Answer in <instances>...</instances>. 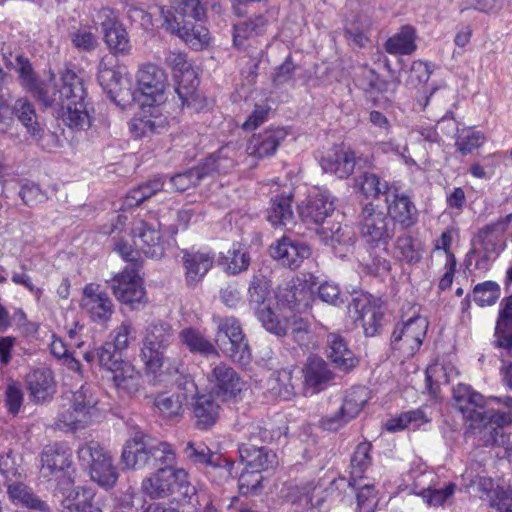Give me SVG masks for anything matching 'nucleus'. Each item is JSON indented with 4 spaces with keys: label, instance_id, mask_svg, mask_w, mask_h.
Returning <instances> with one entry per match:
<instances>
[{
    "label": "nucleus",
    "instance_id": "nucleus-1",
    "mask_svg": "<svg viewBox=\"0 0 512 512\" xmlns=\"http://www.w3.org/2000/svg\"><path fill=\"white\" fill-rule=\"evenodd\" d=\"M20 86L30 93L44 108L61 112L63 121L72 129L87 130L91 127V112L84 79L71 69L61 73V85L43 81L34 70L30 60L22 54L15 58L14 66Z\"/></svg>",
    "mask_w": 512,
    "mask_h": 512
},
{
    "label": "nucleus",
    "instance_id": "nucleus-2",
    "mask_svg": "<svg viewBox=\"0 0 512 512\" xmlns=\"http://www.w3.org/2000/svg\"><path fill=\"white\" fill-rule=\"evenodd\" d=\"M455 407L474 428H484L490 435L486 439L492 445L505 446L512 443L510 439L512 428V397H493L492 400L502 402L508 411H495L485 409V399L482 394L476 392L471 386L458 384L453 389Z\"/></svg>",
    "mask_w": 512,
    "mask_h": 512
},
{
    "label": "nucleus",
    "instance_id": "nucleus-3",
    "mask_svg": "<svg viewBox=\"0 0 512 512\" xmlns=\"http://www.w3.org/2000/svg\"><path fill=\"white\" fill-rule=\"evenodd\" d=\"M136 83L137 90L133 93V99L141 102L142 112L133 118L130 134L138 138L159 133L165 128V118L158 115V109L153 106L163 99L167 75L155 64H143L136 73Z\"/></svg>",
    "mask_w": 512,
    "mask_h": 512
},
{
    "label": "nucleus",
    "instance_id": "nucleus-4",
    "mask_svg": "<svg viewBox=\"0 0 512 512\" xmlns=\"http://www.w3.org/2000/svg\"><path fill=\"white\" fill-rule=\"evenodd\" d=\"M141 489L151 499L165 498L174 493L188 499L190 503L194 496L197 502L200 498H205L206 504L203 512H216L204 493L200 495L196 493V489L189 482L188 473L184 469L159 468L155 473L143 479Z\"/></svg>",
    "mask_w": 512,
    "mask_h": 512
},
{
    "label": "nucleus",
    "instance_id": "nucleus-5",
    "mask_svg": "<svg viewBox=\"0 0 512 512\" xmlns=\"http://www.w3.org/2000/svg\"><path fill=\"white\" fill-rule=\"evenodd\" d=\"M269 285L262 274L253 275L248 288V305L253 310L262 326L270 333L284 336L287 333V323L275 314L271 307Z\"/></svg>",
    "mask_w": 512,
    "mask_h": 512
},
{
    "label": "nucleus",
    "instance_id": "nucleus-6",
    "mask_svg": "<svg viewBox=\"0 0 512 512\" xmlns=\"http://www.w3.org/2000/svg\"><path fill=\"white\" fill-rule=\"evenodd\" d=\"M217 325L215 341L222 352L233 362L247 365L251 360V350L239 320L233 316L213 317Z\"/></svg>",
    "mask_w": 512,
    "mask_h": 512
},
{
    "label": "nucleus",
    "instance_id": "nucleus-7",
    "mask_svg": "<svg viewBox=\"0 0 512 512\" xmlns=\"http://www.w3.org/2000/svg\"><path fill=\"white\" fill-rule=\"evenodd\" d=\"M101 366L112 374L114 385L118 389L126 390L128 387V326L123 323L117 332L114 341L106 343L97 351Z\"/></svg>",
    "mask_w": 512,
    "mask_h": 512
},
{
    "label": "nucleus",
    "instance_id": "nucleus-8",
    "mask_svg": "<svg viewBox=\"0 0 512 512\" xmlns=\"http://www.w3.org/2000/svg\"><path fill=\"white\" fill-rule=\"evenodd\" d=\"M130 238V268L140 266L139 253L148 258L160 259L164 255V247L156 222L134 218L131 223Z\"/></svg>",
    "mask_w": 512,
    "mask_h": 512
},
{
    "label": "nucleus",
    "instance_id": "nucleus-9",
    "mask_svg": "<svg viewBox=\"0 0 512 512\" xmlns=\"http://www.w3.org/2000/svg\"><path fill=\"white\" fill-rule=\"evenodd\" d=\"M359 230L366 243L373 247L383 246L387 252V245L395 234V223L383 208L369 203L359 216Z\"/></svg>",
    "mask_w": 512,
    "mask_h": 512
},
{
    "label": "nucleus",
    "instance_id": "nucleus-10",
    "mask_svg": "<svg viewBox=\"0 0 512 512\" xmlns=\"http://www.w3.org/2000/svg\"><path fill=\"white\" fill-rule=\"evenodd\" d=\"M82 465L89 467L91 479L99 486L110 489L118 479V472L111 457L97 443L87 444L78 450Z\"/></svg>",
    "mask_w": 512,
    "mask_h": 512
},
{
    "label": "nucleus",
    "instance_id": "nucleus-11",
    "mask_svg": "<svg viewBox=\"0 0 512 512\" xmlns=\"http://www.w3.org/2000/svg\"><path fill=\"white\" fill-rule=\"evenodd\" d=\"M349 313L354 323L363 328L365 336L373 337L381 332L384 308L371 295L361 294L354 297L349 304Z\"/></svg>",
    "mask_w": 512,
    "mask_h": 512
},
{
    "label": "nucleus",
    "instance_id": "nucleus-12",
    "mask_svg": "<svg viewBox=\"0 0 512 512\" xmlns=\"http://www.w3.org/2000/svg\"><path fill=\"white\" fill-rule=\"evenodd\" d=\"M71 464V453L61 443L47 445L41 452V475L49 481H56L58 485L73 483L69 472Z\"/></svg>",
    "mask_w": 512,
    "mask_h": 512
},
{
    "label": "nucleus",
    "instance_id": "nucleus-13",
    "mask_svg": "<svg viewBox=\"0 0 512 512\" xmlns=\"http://www.w3.org/2000/svg\"><path fill=\"white\" fill-rule=\"evenodd\" d=\"M428 322L422 316H414L401 325H397L391 336V345L406 357L413 356L419 350L426 336Z\"/></svg>",
    "mask_w": 512,
    "mask_h": 512
},
{
    "label": "nucleus",
    "instance_id": "nucleus-14",
    "mask_svg": "<svg viewBox=\"0 0 512 512\" xmlns=\"http://www.w3.org/2000/svg\"><path fill=\"white\" fill-rule=\"evenodd\" d=\"M170 338L171 327L168 324L159 322L148 327L141 358L149 371L156 372L161 368L163 364L161 350L168 345Z\"/></svg>",
    "mask_w": 512,
    "mask_h": 512
},
{
    "label": "nucleus",
    "instance_id": "nucleus-15",
    "mask_svg": "<svg viewBox=\"0 0 512 512\" xmlns=\"http://www.w3.org/2000/svg\"><path fill=\"white\" fill-rule=\"evenodd\" d=\"M212 390L224 399L235 397L244 387V382L237 372L226 363L215 365L208 374Z\"/></svg>",
    "mask_w": 512,
    "mask_h": 512
},
{
    "label": "nucleus",
    "instance_id": "nucleus-16",
    "mask_svg": "<svg viewBox=\"0 0 512 512\" xmlns=\"http://www.w3.org/2000/svg\"><path fill=\"white\" fill-rule=\"evenodd\" d=\"M173 57V63L182 71V75L177 81V86L175 88V92L181 100L182 105L193 107L195 109L201 108L203 106L202 98L197 91L199 81L194 75V72L186 67L187 62L185 60V55L178 54L173 55Z\"/></svg>",
    "mask_w": 512,
    "mask_h": 512
},
{
    "label": "nucleus",
    "instance_id": "nucleus-17",
    "mask_svg": "<svg viewBox=\"0 0 512 512\" xmlns=\"http://www.w3.org/2000/svg\"><path fill=\"white\" fill-rule=\"evenodd\" d=\"M387 211H385L393 222L398 223L401 228L407 229L415 225L418 221V211L405 193H400L398 187H394L393 192L387 194L385 199Z\"/></svg>",
    "mask_w": 512,
    "mask_h": 512
},
{
    "label": "nucleus",
    "instance_id": "nucleus-18",
    "mask_svg": "<svg viewBox=\"0 0 512 512\" xmlns=\"http://www.w3.org/2000/svg\"><path fill=\"white\" fill-rule=\"evenodd\" d=\"M511 217L512 215H509L503 220L487 224L481 228L473 241L474 247L470 254L481 256L485 260L497 254L499 238L506 231Z\"/></svg>",
    "mask_w": 512,
    "mask_h": 512
},
{
    "label": "nucleus",
    "instance_id": "nucleus-19",
    "mask_svg": "<svg viewBox=\"0 0 512 512\" xmlns=\"http://www.w3.org/2000/svg\"><path fill=\"white\" fill-rule=\"evenodd\" d=\"M185 457L194 464H201L219 469L222 477H231L234 462L213 453L204 443L188 442L183 449Z\"/></svg>",
    "mask_w": 512,
    "mask_h": 512
},
{
    "label": "nucleus",
    "instance_id": "nucleus-20",
    "mask_svg": "<svg viewBox=\"0 0 512 512\" xmlns=\"http://www.w3.org/2000/svg\"><path fill=\"white\" fill-rule=\"evenodd\" d=\"M80 306L94 322L108 320L113 307L108 295L100 291V286L95 283H89L84 287Z\"/></svg>",
    "mask_w": 512,
    "mask_h": 512
},
{
    "label": "nucleus",
    "instance_id": "nucleus-21",
    "mask_svg": "<svg viewBox=\"0 0 512 512\" xmlns=\"http://www.w3.org/2000/svg\"><path fill=\"white\" fill-rule=\"evenodd\" d=\"M270 253L283 266L295 269L310 256L311 250L306 243L284 236L271 246Z\"/></svg>",
    "mask_w": 512,
    "mask_h": 512
},
{
    "label": "nucleus",
    "instance_id": "nucleus-22",
    "mask_svg": "<svg viewBox=\"0 0 512 512\" xmlns=\"http://www.w3.org/2000/svg\"><path fill=\"white\" fill-rule=\"evenodd\" d=\"M213 263L214 254L184 250L182 264L186 285L188 287H195L212 268Z\"/></svg>",
    "mask_w": 512,
    "mask_h": 512
},
{
    "label": "nucleus",
    "instance_id": "nucleus-23",
    "mask_svg": "<svg viewBox=\"0 0 512 512\" xmlns=\"http://www.w3.org/2000/svg\"><path fill=\"white\" fill-rule=\"evenodd\" d=\"M287 134V131L282 127L269 128L254 134L248 142L247 153L257 158L272 156L287 137Z\"/></svg>",
    "mask_w": 512,
    "mask_h": 512
},
{
    "label": "nucleus",
    "instance_id": "nucleus-24",
    "mask_svg": "<svg viewBox=\"0 0 512 512\" xmlns=\"http://www.w3.org/2000/svg\"><path fill=\"white\" fill-rule=\"evenodd\" d=\"M154 468L151 456V438L137 426H130V469L145 470Z\"/></svg>",
    "mask_w": 512,
    "mask_h": 512
},
{
    "label": "nucleus",
    "instance_id": "nucleus-25",
    "mask_svg": "<svg viewBox=\"0 0 512 512\" xmlns=\"http://www.w3.org/2000/svg\"><path fill=\"white\" fill-rule=\"evenodd\" d=\"M334 211V201L330 193H317L310 196L307 203L300 208V217L307 225H321Z\"/></svg>",
    "mask_w": 512,
    "mask_h": 512
},
{
    "label": "nucleus",
    "instance_id": "nucleus-26",
    "mask_svg": "<svg viewBox=\"0 0 512 512\" xmlns=\"http://www.w3.org/2000/svg\"><path fill=\"white\" fill-rule=\"evenodd\" d=\"M238 452L241 462L245 463L250 469L262 472L278 466L276 453L266 446L259 447L255 444H240Z\"/></svg>",
    "mask_w": 512,
    "mask_h": 512
},
{
    "label": "nucleus",
    "instance_id": "nucleus-27",
    "mask_svg": "<svg viewBox=\"0 0 512 512\" xmlns=\"http://www.w3.org/2000/svg\"><path fill=\"white\" fill-rule=\"evenodd\" d=\"M202 21H181L173 22L166 29L176 34L189 47L198 51L205 48L210 41L209 30L201 23Z\"/></svg>",
    "mask_w": 512,
    "mask_h": 512
},
{
    "label": "nucleus",
    "instance_id": "nucleus-28",
    "mask_svg": "<svg viewBox=\"0 0 512 512\" xmlns=\"http://www.w3.org/2000/svg\"><path fill=\"white\" fill-rule=\"evenodd\" d=\"M171 9L160 8L166 27L171 26L174 21H202L206 16V10L200 0H172Z\"/></svg>",
    "mask_w": 512,
    "mask_h": 512
},
{
    "label": "nucleus",
    "instance_id": "nucleus-29",
    "mask_svg": "<svg viewBox=\"0 0 512 512\" xmlns=\"http://www.w3.org/2000/svg\"><path fill=\"white\" fill-rule=\"evenodd\" d=\"M356 157L350 148H337L321 159L323 171L335 174L340 179L348 178L355 169Z\"/></svg>",
    "mask_w": 512,
    "mask_h": 512
},
{
    "label": "nucleus",
    "instance_id": "nucleus-30",
    "mask_svg": "<svg viewBox=\"0 0 512 512\" xmlns=\"http://www.w3.org/2000/svg\"><path fill=\"white\" fill-rule=\"evenodd\" d=\"M30 396L37 402H44L55 392L53 373L46 367L31 370L26 376Z\"/></svg>",
    "mask_w": 512,
    "mask_h": 512
},
{
    "label": "nucleus",
    "instance_id": "nucleus-31",
    "mask_svg": "<svg viewBox=\"0 0 512 512\" xmlns=\"http://www.w3.org/2000/svg\"><path fill=\"white\" fill-rule=\"evenodd\" d=\"M220 405L211 395H199L192 402L195 426L199 430H208L216 424L220 416Z\"/></svg>",
    "mask_w": 512,
    "mask_h": 512
},
{
    "label": "nucleus",
    "instance_id": "nucleus-32",
    "mask_svg": "<svg viewBox=\"0 0 512 512\" xmlns=\"http://www.w3.org/2000/svg\"><path fill=\"white\" fill-rule=\"evenodd\" d=\"M304 379L307 388L317 393L330 385L334 379V373L322 358L312 357L304 368Z\"/></svg>",
    "mask_w": 512,
    "mask_h": 512
},
{
    "label": "nucleus",
    "instance_id": "nucleus-33",
    "mask_svg": "<svg viewBox=\"0 0 512 512\" xmlns=\"http://www.w3.org/2000/svg\"><path fill=\"white\" fill-rule=\"evenodd\" d=\"M13 113L26 128L30 138L40 143L45 135V129L37 121L34 104L28 98L21 97L15 101Z\"/></svg>",
    "mask_w": 512,
    "mask_h": 512
},
{
    "label": "nucleus",
    "instance_id": "nucleus-34",
    "mask_svg": "<svg viewBox=\"0 0 512 512\" xmlns=\"http://www.w3.org/2000/svg\"><path fill=\"white\" fill-rule=\"evenodd\" d=\"M321 493V487L313 483L296 487L290 494L292 512H319L323 501Z\"/></svg>",
    "mask_w": 512,
    "mask_h": 512
},
{
    "label": "nucleus",
    "instance_id": "nucleus-35",
    "mask_svg": "<svg viewBox=\"0 0 512 512\" xmlns=\"http://www.w3.org/2000/svg\"><path fill=\"white\" fill-rule=\"evenodd\" d=\"M446 124L448 127H451L452 130L457 131L455 145L462 155L472 153L484 143V135L480 131H473L471 129H463L459 131L452 113H450V115L446 114L440 121H438V127L441 130L444 129Z\"/></svg>",
    "mask_w": 512,
    "mask_h": 512
},
{
    "label": "nucleus",
    "instance_id": "nucleus-36",
    "mask_svg": "<svg viewBox=\"0 0 512 512\" xmlns=\"http://www.w3.org/2000/svg\"><path fill=\"white\" fill-rule=\"evenodd\" d=\"M10 501L15 505H21L40 512H49V505L34 494L31 488L23 482L13 480L5 482Z\"/></svg>",
    "mask_w": 512,
    "mask_h": 512
},
{
    "label": "nucleus",
    "instance_id": "nucleus-37",
    "mask_svg": "<svg viewBox=\"0 0 512 512\" xmlns=\"http://www.w3.org/2000/svg\"><path fill=\"white\" fill-rule=\"evenodd\" d=\"M327 357L335 365V368L343 372L351 370L357 362L344 338L334 333L327 336Z\"/></svg>",
    "mask_w": 512,
    "mask_h": 512
},
{
    "label": "nucleus",
    "instance_id": "nucleus-38",
    "mask_svg": "<svg viewBox=\"0 0 512 512\" xmlns=\"http://www.w3.org/2000/svg\"><path fill=\"white\" fill-rule=\"evenodd\" d=\"M496 345L512 357V295L500 304L499 317L495 327Z\"/></svg>",
    "mask_w": 512,
    "mask_h": 512
},
{
    "label": "nucleus",
    "instance_id": "nucleus-39",
    "mask_svg": "<svg viewBox=\"0 0 512 512\" xmlns=\"http://www.w3.org/2000/svg\"><path fill=\"white\" fill-rule=\"evenodd\" d=\"M94 496L90 488L75 487L62 500V512H102L94 506Z\"/></svg>",
    "mask_w": 512,
    "mask_h": 512
},
{
    "label": "nucleus",
    "instance_id": "nucleus-40",
    "mask_svg": "<svg viewBox=\"0 0 512 512\" xmlns=\"http://www.w3.org/2000/svg\"><path fill=\"white\" fill-rule=\"evenodd\" d=\"M179 339L190 352L204 357L218 356V351L210 340L198 329L187 327L180 331Z\"/></svg>",
    "mask_w": 512,
    "mask_h": 512
},
{
    "label": "nucleus",
    "instance_id": "nucleus-41",
    "mask_svg": "<svg viewBox=\"0 0 512 512\" xmlns=\"http://www.w3.org/2000/svg\"><path fill=\"white\" fill-rule=\"evenodd\" d=\"M415 40V29L410 25H405L396 34L388 38L384 47L389 54L410 55L417 48Z\"/></svg>",
    "mask_w": 512,
    "mask_h": 512
},
{
    "label": "nucleus",
    "instance_id": "nucleus-42",
    "mask_svg": "<svg viewBox=\"0 0 512 512\" xmlns=\"http://www.w3.org/2000/svg\"><path fill=\"white\" fill-rule=\"evenodd\" d=\"M267 389L273 397L291 399L295 395L292 370L281 369L271 373L267 380Z\"/></svg>",
    "mask_w": 512,
    "mask_h": 512
},
{
    "label": "nucleus",
    "instance_id": "nucleus-43",
    "mask_svg": "<svg viewBox=\"0 0 512 512\" xmlns=\"http://www.w3.org/2000/svg\"><path fill=\"white\" fill-rule=\"evenodd\" d=\"M184 394L163 392L156 396L154 404L161 415L170 420H180L184 413Z\"/></svg>",
    "mask_w": 512,
    "mask_h": 512
},
{
    "label": "nucleus",
    "instance_id": "nucleus-44",
    "mask_svg": "<svg viewBox=\"0 0 512 512\" xmlns=\"http://www.w3.org/2000/svg\"><path fill=\"white\" fill-rule=\"evenodd\" d=\"M359 190L366 198H378L380 195L387 197L393 192L394 184H389L374 173L365 172L356 179Z\"/></svg>",
    "mask_w": 512,
    "mask_h": 512
},
{
    "label": "nucleus",
    "instance_id": "nucleus-45",
    "mask_svg": "<svg viewBox=\"0 0 512 512\" xmlns=\"http://www.w3.org/2000/svg\"><path fill=\"white\" fill-rule=\"evenodd\" d=\"M267 220L273 226H287L293 223V211L289 196H276L271 200Z\"/></svg>",
    "mask_w": 512,
    "mask_h": 512
},
{
    "label": "nucleus",
    "instance_id": "nucleus-46",
    "mask_svg": "<svg viewBox=\"0 0 512 512\" xmlns=\"http://www.w3.org/2000/svg\"><path fill=\"white\" fill-rule=\"evenodd\" d=\"M372 446L368 442H362L357 445L351 457V476L349 484L352 486L357 485V480L362 479L363 473L371 465L372 458L370 456Z\"/></svg>",
    "mask_w": 512,
    "mask_h": 512
},
{
    "label": "nucleus",
    "instance_id": "nucleus-47",
    "mask_svg": "<svg viewBox=\"0 0 512 512\" xmlns=\"http://www.w3.org/2000/svg\"><path fill=\"white\" fill-rule=\"evenodd\" d=\"M370 399V392L364 386L350 388L344 397L341 409L351 420L355 418Z\"/></svg>",
    "mask_w": 512,
    "mask_h": 512
},
{
    "label": "nucleus",
    "instance_id": "nucleus-48",
    "mask_svg": "<svg viewBox=\"0 0 512 512\" xmlns=\"http://www.w3.org/2000/svg\"><path fill=\"white\" fill-rule=\"evenodd\" d=\"M266 23L267 21L262 15H257L254 18L234 24V44L240 47L245 39L261 34L266 27Z\"/></svg>",
    "mask_w": 512,
    "mask_h": 512
},
{
    "label": "nucleus",
    "instance_id": "nucleus-49",
    "mask_svg": "<svg viewBox=\"0 0 512 512\" xmlns=\"http://www.w3.org/2000/svg\"><path fill=\"white\" fill-rule=\"evenodd\" d=\"M399 258L407 263H417L422 258L421 242L409 234L399 236L395 242Z\"/></svg>",
    "mask_w": 512,
    "mask_h": 512
},
{
    "label": "nucleus",
    "instance_id": "nucleus-50",
    "mask_svg": "<svg viewBox=\"0 0 512 512\" xmlns=\"http://www.w3.org/2000/svg\"><path fill=\"white\" fill-rule=\"evenodd\" d=\"M233 160L227 157H222L220 154H212L205 159V161L193 169L201 175V181L209 176L215 174H227L233 168Z\"/></svg>",
    "mask_w": 512,
    "mask_h": 512
},
{
    "label": "nucleus",
    "instance_id": "nucleus-51",
    "mask_svg": "<svg viewBox=\"0 0 512 512\" xmlns=\"http://www.w3.org/2000/svg\"><path fill=\"white\" fill-rule=\"evenodd\" d=\"M104 28V39L109 48L115 54L125 55L128 51V37L126 29L119 23H112L111 26L107 27L103 24Z\"/></svg>",
    "mask_w": 512,
    "mask_h": 512
},
{
    "label": "nucleus",
    "instance_id": "nucleus-52",
    "mask_svg": "<svg viewBox=\"0 0 512 512\" xmlns=\"http://www.w3.org/2000/svg\"><path fill=\"white\" fill-rule=\"evenodd\" d=\"M90 420V416H87L71 404L69 408L59 413L56 424L60 429L70 431L84 428Z\"/></svg>",
    "mask_w": 512,
    "mask_h": 512
},
{
    "label": "nucleus",
    "instance_id": "nucleus-53",
    "mask_svg": "<svg viewBox=\"0 0 512 512\" xmlns=\"http://www.w3.org/2000/svg\"><path fill=\"white\" fill-rule=\"evenodd\" d=\"M319 233L322 241L333 249H336L337 245L350 244L353 238L350 228L340 223L333 224L330 229L322 228Z\"/></svg>",
    "mask_w": 512,
    "mask_h": 512
},
{
    "label": "nucleus",
    "instance_id": "nucleus-54",
    "mask_svg": "<svg viewBox=\"0 0 512 512\" xmlns=\"http://www.w3.org/2000/svg\"><path fill=\"white\" fill-rule=\"evenodd\" d=\"M428 420L424 412L420 409L402 413L399 417L390 419L387 424V430L396 432L404 428L412 427L413 429L419 427Z\"/></svg>",
    "mask_w": 512,
    "mask_h": 512
},
{
    "label": "nucleus",
    "instance_id": "nucleus-55",
    "mask_svg": "<svg viewBox=\"0 0 512 512\" xmlns=\"http://www.w3.org/2000/svg\"><path fill=\"white\" fill-rule=\"evenodd\" d=\"M147 301L143 277L138 268H130V310L141 308Z\"/></svg>",
    "mask_w": 512,
    "mask_h": 512
},
{
    "label": "nucleus",
    "instance_id": "nucleus-56",
    "mask_svg": "<svg viewBox=\"0 0 512 512\" xmlns=\"http://www.w3.org/2000/svg\"><path fill=\"white\" fill-rule=\"evenodd\" d=\"M500 296V287L496 282L485 281L473 289V300L479 306L493 305Z\"/></svg>",
    "mask_w": 512,
    "mask_h": 512
},
{
    "label": "nucleus",
    "instance_id": "nucleus-57",
    "mask_svg": "<svg viewBox=\"0 0 512 512\" xmlns=\"http://www.w3.org/2000/svg\"><path fill=\"white\" fill-rule=\"evenodd\" d=\"M97 402L98 400L91 387L87 385H82L76 392H74L71 400V404H73L76 409H79L90 417L95 410Z\"/></svg>",
    "mask_w": 512,
    "mask_h": 512
},
{
    "label": "nucleus",
    "instance_id": "nucleus-58",
    "mask_svg": "<svg viewBox=\"0 0 512 512\" xmlns=\"http://www.w3.org/2000/svg\"><path fill=\"white\" fill-rule=\"evenodd\" d=\"M263 476L261 472L245 467L238 479L239 491L242 495L255 494L261 490Z\"/></svg>",
    "mask_w": 512,
    "mask_h": 512
},
{
    "label": "nucleus",
    "instance_id": "nucleus-59",
    "mask_svg": "<svg viewBox=\"0 0 512 512\" xmlns=\"http://www.w3.org/2000/svg\"><path fill=\"white\" fill-rule=\"evenodd\" d=\"M18 195L22 202L28 207L44 203L48 199L46 191L42 190L37 183L31 181H26L21 184Z\"/></svg>",
    "mask_w": 512,
    "mask_h": 512
},
{
    "label": "nucleus",
    "instance_id": "nucleus-60",
    "mask_svg": "<svg viewBox=\"0 0 512 512\" xmlns=\"http://www.w3.org/2000/svg\"><path fill=\"white\" fill-rule=\"evenodd\" d=\"M226 258L228 260L227 270L233 275L245 271L250 265L249 254L241 246L238 248L234 246L228 251Z\"/></svg>",
    "mask_w": 512,
    "mask_h": 512
},
{
    "label": "nucleus",
    "instance_id": "nucleus-61",
    "mask_svg": "<svg viewBox=\"0 0 512 512\" xmlns=\"http://www.w3.org/2000/svg\"><path fill=\"white\" fill-rule=\"evenodd\" d=\"M97 79L103 89L107 91L110 99L118 104L114 93L120 85L121 76L111 68L100 67Z\"/></svg>",
    "mask_w": 512,
    "mask_h": 512
},
{
    "label": "nucleus",
    "instance_id": "nucleus-62",
    "mask_svg": "<svg viewBox=\"0 0 512 512\" xmlns=\"http://www.w3.org/2000/svg\"><path fill=\"white\" fill-rule=\"evenodd\" d=\"M151 456L154 458V467L157 463L169 467L170 469H176V454L171 446L167 443L154 444L151 440Z\"/></svg>",
    "mask_w": 512,
    "mask_h": 512
},
{
    "label": "nucleus",
    "instance_id": "nucleus-63",
    "mask_svg": "<svg viewBox=\"0 0 512 512\" xmlns=\"http://www.w3.org/2000/svg\"><path fill=\"white\" fill-rule=\"evenodd\" d=\"M106 283L118 300L128 304V266H125L121 272L116 273L111 279L106 280Z\"/></svg>",
    "mask_w": 512,
    "mask_h": 512
},
{
    "label": "nucleus",
    "instance_id": "nucleus-64",
    "mask_svg": "<svg viewBox=\"0 0 512 512\" xmlns=\"http://www.w3.org/2000/svg\"><path fill=\"white\" fill-rule=\"evenodd\" d=\"M20 459L12 450L0 456V473L5 477V482H11L14 477L21 475L18 462Z\"/></svg>",
    "mask_w": 512,
    "mask_h": 512
}]
</instances>
